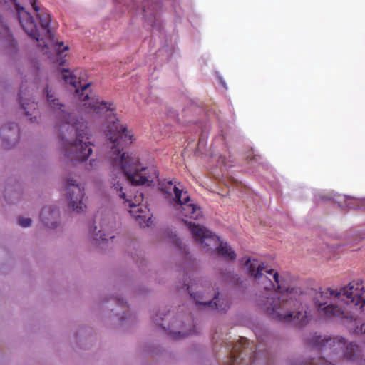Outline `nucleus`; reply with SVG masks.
I'll list each match as a JSON object with an SVG mask.
<instances>
[{"mask_svg":"<svg viewBox=\"0 0 365 365\" xmlns=\"http://www.w3.org/2000/svg\"><path fill=\"white\" fill-rule=\"evenodd\" d=\"M106 134L110 143V150L108 159L110 165L113 187L119 192V197L125 200V203L130 208L129 212L135 217L141 227H149L153 222L150 210L143 204L144 196L141 192H137L133 200L127 199L123 192L122 182L126 178L133 185H150L158 178V171L154 166L145 167L140 158L133 154L123 152L124 147L135 141L134 135L127 130L126 126L112 120Z\"/></svg>","mask_w":365,"mask_h":365,"instance_id":"nucleus-1","label":"nucleus"},{"mask_svg":"<svg viewBox=\"0 0 365 365\" xmlns=\"http://www.w3.org/2000/svg\"><path fill=\"white\" fill-rule=\"evenodd\" d=\"M248 274L264 289L257 299V304L269 317L279 322L303 327L308 316L302 310L303 292L291 287L287 277L279 275L262 262L248 258L245 262Z\"/></svg>","mask_w":365,"mask_h":365,"instance_id":"nucleus-2","label":"nucleus"},{"mask_svg":"<svg viewBox=\"0 0 365 365\" xmlns=\"http://www.w3.org/2000/svg\"><path fill=\"white\" fill-rule=\"evenodd\" d=\"M317 314L327 320H339L349 324V331L365 336V321L359 313L365 314V282L357 279L340 289L321 288L313 298Z\"/></svg>","mask_w":365,"mask_h":365,"instance_id":"nucleus-3","label":"nucleus"},{"mask_svg":"<svg viewBox=\"0 0 365 365\" xmlns=\"http://www.w3.org/2000/svg\"><path fill=\"white\" fill-rule=\"evenodd\" d=\"M46 104L58 119L59 146L65 162H84L91 154V132L83 119H76L47 84L43 90Z\"/></svg>","mask_w":365,"mask_h":365,"instance_id":"nucleus-4","label":"nucleus"},{"mask_svg":"<svg viewBox=\"0 0 365 365\" xmlns=\"http://www.w3.org/2000/svg\"><path fill=\"white\" fill-rule=\"evenodd\" d=\"M11 1L14 4L15 11L21 28L31 38L39 42V46L53 47L60 53H63L64 51L68 49V46H63V42H58L55 39L53 32L50 28V15L46 11H42L37 14L40 21L38 28L31 14L21 6L16 0ZM6 2V0H0L1 4Z\"/></svg>","mask_w":365,"mask_h":365,"instance_id":"nucleus-5","label":"nucleus"},{"mask_svg":"<svg viewBox=\"0 0 365 365\" xmlns=\"http://www.w3.org/2000/svg\"><path fill=\"white\" fill-rule=\"evenodd\" d=\"M162 192L167 197H172L176 204V210L179 212L178 217L188 225L193 224L189 220H197L202 217V212L200 206L193 202L187 191L178 184H174L171 180H165L159 183Z\"/></svg>","mask_w":365,"mask_h":365,"instance_id":"nucleus-6","label":"nucleus"},{"mask_svg":"<svg viewBox=\"0 0 365 365\" xmlns=\"http://www.w3.org/2000/svg\"><path fill=\"white\" fill-rule=\"evenodd\" d=\"M311 343L324 351L327 349H330L333 352L343 351L344 357L349 361H354L360 356L359 346L353 343L346 344L345 339L341 336L331 338L316 335L312 338Z\"/></svg>","mask_w":365,"mask_h":365,"instance_id":"nucleus-7","label":"nucleus"},{"mask_svg":"<svg viewBox=\"0 0 365 365\" xmlns=\"http://www.w3.org/2000/svg\"><path fill=\"white\" fill-rule=\"evenodd\" d=\"M195 241L197 242L202 247H208L215 246L220 242L217 247V252L225 259L235 260L236 254L227 242L220 241V238L205 227L196 225L195 222L189 227Z\"/></svg>","mask_w":365,"mask_h":365,"instance_id":"nucleus-8","label":"nucleus"},{"mask_svg":"<svg viewBox=\"0 0 365 365\" xmlns=\"http://www.w3.org/2000/svg\"><path fill=\"white\" fill-rule=\"evenodd\" d=\"M202 280L200 279H193L190 283H185L184 286L188 291L191 298L194 299L196 305L198 307H207L212 309H215L218 312H225L229 307L230 304L227 300L225 299H219L220 292H215L210 296H204L198 294L202 292Z\"/></svg>","mask_w":365,"mask_h":365,"instance_id":"nucleus-9","label":"nucleus"},{"mask_svg":"<svg viewBox=\"0 0 365 365\" xmlns=\"http://www.w3.org/2000/svg\"><path fill=\"white\" fill-rule=\"evenodd\" d=\"M84 76L85 74L80 70L72 72L66 69L62 71L63 79L75 88L80 106L84 107L86 111L89 112L91 106V83L85 81Z\"/></svg>","mask_w":365,"mask_h":365,"instance_id":"nucleus-10","label":"nucleus"},{"mask_svg":"<svg viewBox=\"0 0 365 365\" xmlns=\"http://www.w3.org/2000/svg\"><path fill=\"white\" fill-rule=\"evenodd\" d=\"M67 197L69 205L77 213L83 212L86 206L85 205L84 187L73 178H69L66 180Z\"/></svg>","mask_w":365,"mask_h":365,"instance_id":"nucleus-11","label":"nucleus"},{"mask_svg":"<svg viewBox=\"0 0 365 365\" xmlns=\"http://www.w3.org/2000/svg\"><path fill=\"white\" fill-rule=\"evenodd\" d=\"M250 341L247 338L240 337V339L232 346L230 355L227 357L225 365H242L243 359L240 357L242 354H250V364H253L257 357L256 351H251L252 348H249Z\"/></svg>","mask_w":365,"mask_h":365,"instance_id":"nucleus-12","label":"nucleus"},{"mask_svg":"<svg viewBox=\"0 0 365 365\" xmlns=\"http://www.w3.org/2000/svg\"><path fill=\"white\" fill-rule=\"evenodd\" d=\"M0 138L2 141V146L9 150L14 148L20 139V130L15 123H8L0 128Z\"/></svg>","mask_w":365,"mask_h":365,"instance_id":"nucleus-13","label":"nucleus"},{"mask_svg":"<svg viewBox=\"0 0 365 365\" xmlns=\"http://www.w3.org/2000/svg\"><path fill=\"white\" fill-rule=\"evenodd\" d=\"M40 217L42 223L48 228L55 229L60 225V212L56 207H44Z\"/></svg>","mask_w":365,"mask_h":365,"instance_id":"nucleus-14","label":"nucleus"},{"mask_svg":"<svg viewBox=\"0 0 365 365\" xmlns=\"http://www.w3.org/2000/svg\"><path fill=\"white\" fill-rule=\"evenodd\" d=\"M19 104L26 116L29 117L31 123L37 122V103L31 98L19 95Z\"/></svg>","mask_w":365,"mask_h":365,"instance_id":"nucleus-15","label":"nucleus"},{"mask_svg":"<svg viewBox=\"0 0 365 365\" xmlns=\"http://www.w3.org/2000/svg\"><path fill=\"white\" fill-rule=\"evenodd\" d=\"M0 36L4 38L5 46L7 49L9 51L15 49L16 41L13 38L7 26V23L1 14H0Z\"/></svg>","mask_w":365,"mask_h":365,"instance_id":"nucleus-16","label":"nucleus"},{"mask_svg":"<svg viewBox=\"0 0 365 365\" xmlns=\"http://www.w3.org/2000/svg\"><path fill=\"white\" fill-rule=\"evenodd\" d=\"M112 104L108 103L104 101H100L98 98L93 96V115L94 114H105L109 111H113Z\"/></svg>","mask_w":365,"mask_h":365,"instance_id":"nucleus-17","label":"nucleus"},{"mask_svg":"<svg viewBox=\"0 0 365 365\" xmlns=\"http://www.w3.org/2000/svg\"><path fill=\"white\" fill-rule=\"evenodd\" d=\"M346 202L347 207H349V208H350V209H356V208L359 207L360 205H363L362 200H359L354 199V198H351V197L346 198Z\"/></svg>","mask_w":365,"mask_h":365,"instance_id":"nucleus-18","label":"nucleus"},{"mask_svg":"<svg viewBox=\"0 0 365 365\" xmlns=\"http://www.w3.org/2000/svg\"><path fill=\"white\" fill-rule=\"evenodd\" d=\"M18 224L24 228L29 227L32 224V220L31 218L26 217H19L18 218Z\"/></svg>","mask_w":365,"mask_h":365,"instance_id":"nucleus-19","label":"nucleus"},{"mask_svg":"<svg viewBox=\"0 0 365 365\" xmlns=\"http://www.w3.org/2000/svg\"><path fill=\"white\" fill-rule=\"evenodd\" d=\"M96 236H98L100 239H101L103 241H107L108 240V238L113 239L114 238V235H112L110 234H108L106 235L104 232V230H98V233L96 234Z\"/></svg>","mask_w":365,"mask_h":365,"instance_id":"nucleus-20","label":"nucleus"},{"mask_svg":"<svg viewBox=\"0 0 365 365\" xmlns=\"http://www.w3.org/2000/svg\"><path fill=\"white\" fill-rule=\"evenodd\" d=\"M192 333H195L194 330L190 331L189 333H183V334H182L180 331L173 332L171 334V336L174 339H180L184 338L185 336H188Z\"/></svg>","mask_w":365,"mask_h":365,"instance_id":"nucleus-21","label":"nucleus"},{"mask_svg":"<svg viewBox=\"0 0 365 365\" xmlns=\"http://www.w3.org/2000/svg\"><path fill=\"white\" fill-rule=\"evenodd\" d=\"M33 6H34V10H35L36 11H38V6H35V5H33Z\"/></svg>","mask_w":365,"mask_h":365,"instance_id":"nucleus-22","label":"nucleus"},{"mask_svg":"<svg viewBox=\"0 0 365 365\" xmlns=\"http://www.w3.org/2000/svg\"><path fill=\"white\" fill-rule=\"evenodd\" d=\"M96 229H97V227H95L94 228L93 227V231H92L93 235L94 234H96Z\"/></svg>","mask_w":365,"mask_h":365,"instance_id":"nucleus-23","label":"nucleus"},{"mask_svg":"<svg viewBox=\"0 0 365 365\" xmlns=\"http://www.w3.org/2000/svg\"><path fill=\"white\" fill-rule=\"evenodd\" d=\"M118 304H120V305H123V302L121 300V299H118Z\"/></svg>","mask_w":365,"mask_h":365,"instance_id":"nucleus-24","label":"nucleus"},{"mask_svg":"<svg viewBox=\"0 0 365 365\" xmlns=\"http://www.w3.org/2000/svg\"><path fill=\"white\" fill-rule=\"evenodd\" d=\"M175 244H176V245H178V246L180 245V244H179V240H178V239H176V240H175Z\"/></svg>","mask_w":365,"mask_h":365,"instance_id":"nucleus-25","label":"nucleus"},{"mask_svg":"<svg viewBox=\"0 0 365 365\" xmlns=\"http://www.w3.org/2000/svg\"><path fill=\"white\" fill-rule=\"evenodd\" d=\"M113 119L118 121V118H116L115 116H113Z\"/></svg>","mask_w":365,"mask_h":365,"instance_id":"nucleus-26","label":"nucleus"},{"mask_svg":"<svg viewBox=\"0 0 365 365\" xmlns=\"http://www.w3.org/2000/svg\"><path fill=\"white\" fill-rule=\"evenodd\" d=\"M258 339H259V341H262V339H259V336H258Z\"/></svg>","mask_w":365,"mask_h":365,"instance_id":"nucleus-27","label":"nucleus"}]
</instances>
